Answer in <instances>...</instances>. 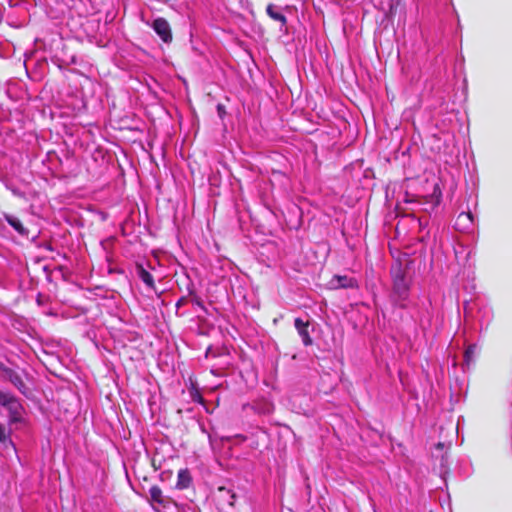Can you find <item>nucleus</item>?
Masks as SVG:
<instances>
[{"mask_svg":"<svg viewBox=\"0 0 512 512\" xmlns=\"http://www.w3.org/2000/svg\"><path fill=\"white\" fill-rule=\"evenodd\" d=\"M390 272L393 280L394 294L399 299L406 300L411 282L407 266L404 267L400 262H397L391 267Z\"/></svg>","mask_w":512,"mask_h":512,"instance_id":"obj_1","label":"nucleus"},{"mask_svg":"<svg viewBox=\"0 0 512 512\" xmlns=\"http://www.w3.org/2000/svg\"><path fill=\"white\" fill-rule=\"evenodd\" d=\"M0 405L8 410L10 422L16 423L21 420L23 407L13 394L0 390Z\"/></svg>","mask_w":512,"mask_h":512,"instance_id":"obj_2","label":"nucleus"},{"mask_svg":"<svg viewBox=\"0 0 512 512\" xmlns=\"http://www.w3.org/2000/svg\"><path fill=\"white\" fill-rule=\"evenodd\" d=\"M235 499V492L223 486L218 487L213 496V500L220 511H228L233 508Z\"/></svg>","mask_w":512,"mask_h":512,"instance_id":"obj_3","label":"nucleus"},{"mask_svg":"<svg viewBox=\"0 0 512 512\" xmlns=\"http://www.w3.org/2000/svg\"><path fill=\"white\" fill-rule=\"evenodd\" d=\"M152 28L155 33L161 38V40L165 43H170L173 40L172 30L169 22L163 18L158 17L152 23Z\"/></svg>","mask_w":512,"mask_h":512,"instance_id":"obj_4","label":"nucleus"},{"mask_svg":"<svg viewBox=\"0 0 512 512\" xmlns=\"http://www.w3.org/2000/svg\"><path fill=\"white\" fill-rule=\"evenodd\" d=\"M149 495H150L149 501L151 503H156L163 508H166L171 503H173V500L170 497L165 496L163 494L162 489L157 485H153L150 487Z\"/></svg>","mask_w":512,"mask_h":512,"instance_id":"obj_5","label":"nucleus"},{"mask_svg":"<svg viewBox=\"0 0 512 512\" xmlns=\"http://www.w3.org/2000/svg\"><path fill=\"white\" fill-rule=\"evenodd\" d=\"M5 376L9 380L11 384H13L18 391L24 396H28L30 394V389L24 382L22 376L14 370H5Z\"/></svg>","mask_w":512,"mask_h":512,"instance_id":"obj_6","label":"nucleus"},{"mask_svg":"<svg viewBox=\"0 0 512 512\" xmlns=\"http://www.w3.org/2000/svg\"><path fill=\"white\" fill-rule=\"evenodd\" d=\"M294 326L299 336L302 338L303 344L305 346H311L313 344V340L309 333V321H303L301 318H296L294 320Z\"/></svg>","mask_w":512,"mask_h":512,"instance_id":"obj_7","label":"nucleus"},{"mask_svg":"<svg viewBox=\"0 0 512 512\" xmlns=\"http://www.w3.org/2000/svg\"><path fill=\"white\" fill-rule=\"evenodd\" d=\"M135 273L149 289L155 290L154 278L152 274L144 267L143 264H135Z\"/></svg>","mask_w":512,"mask_h":512,"instance_id":"obj_8","label":"nucleus"},{"mask_svg":"<svg viewBox=\"0 0 512 512\" xmlns=\"http://www.w3.org/2000/svg\"><path fill=\"white\" fill-rule=\"evenodd\" d=\"M192 476L188 469H180L177 475L175 488L178 490L188 489L192 485Z\"/></svg>","mask_w":512,"mask_h":512,"instance_id":"obj_9","label":"nucleus"},{"mask_svg":"<svg viewBox=\"0 0 512 512\" xmlns=\"http://www.w3.org/2000/svg\"><path fill=\"white\" fill-rule=\"evenodd\" d=\"M331 285L334 288H353L356 286V281L345 275H335L331 280Z\"/></svg>","mask_w":512,"mask_h":512,"instance_id":"obj_10","label":"nucleus"},{"mask_svg":"<svg viewBox=\"0 0 512 512\" xmlns=\"http://www.w3.org/2000/svg\"><path fill=\"white\" fill-rule=\"evenodd\" d=\"M5 220L8 222V224L13 227L20 235L22 236H28V229L24 227L22 222L15 216L10 214L4 215Z\"/></svg>","mask_w":512,"mask_h":512,"instance_id":"obj_11","label":"nucleus"},{"mask_svg":"<svg viewBox=\"0 0 512 512\" xmlns=\"http://www.w3.org/2000/svg\"><path fill=\"white\" fill-rule=\"evenodd\" d=\"M266 12L268 16L281 24V26H285L287 24V18L284 14L276 9L274 4H268L266 8Z\"/></svg>","mask_w":512,"mask_h":512,"instance_id":"obj_12","label":"nucleus"},{"mask_svg":"<svg viewBox=\"0 0 512 512\" xmlns=\"http://www.w3.org/2000/svg\"><path fill=\"white\" fill-rule=\"evenodd\" d=\"M177 284L182 292H185L187 296H193L195 294L194 283L188 276H184L181 280L177 281Z\"/></svg>","mask_w":512,"mask_h":512,"instance_id":"obj_13","label":"nucleus"},{"mask_svg":"<svg viewBox=\"0 0 512 512\" xmlns=\"http://www.w3.org/2000/svg\"><path fill=\"white\" fill-rule=\"evenodd\" d=\"M454 227L458 231L467 232L472 228V225L470 224V220H467L464 214L460 213L455 220Z\"/></svg>","mask_w":512,"mask_h":512,"instance_id":"obj_14","label":"nucleus"},{"mask_svg":"<svg viewBox=\"0 0 512 512\" xmlns=\"http://www.w3.org/2000/svg\"><path fill=\"white\" fill-rule=\"evenodd\" d=\"M189 394H190L191 399L194 402L204 403V398L202 397L199 389L197 388V386L194 383H191V386L189 388Z\"/></svg>","mask_w":512,"mask_h":512,"instance_id":"obj_15","label":"nucleus"},{"mask_svg":"<svg viewBox=\"0 0 512 512\" xmlns=\"http://www.w3.org/2000/svg\"><path fill=\"white\" fill-rule=\"evenodd\" d=\"M8 440V434L6 431V427L3 424H0V442L4 443Z\"/></svg>","mask_w":512,"mask_h":512,"instance_id":"obj_16","label":"nucleus"},{"mask_svg":"<svg viewBox=\"0 0 512 512\" xmlns=\"http://www.w3.org/2000/svg\"><path fill=\"white\" fill-rule=\"evenodd\" d=\"M188 297L189 296L184 295L181 298H179L178 301L176 302V308H180V307L186 305L188 302Z\"/></svg>","mask_w":512,"mask_h":512,"instance_id":"obj_17","label":"nucleus"},{"mask_svg":"<svg viewBox=\"0 0 512 512\" xmlns=\"http://www.w3.org/2000/svg\"><path fill=\"white\" fill-rule=\"evenodd\" d=\"M192 301L193 303H195L198 307H200L201 309L203 310H206L205 309V306H204V303L203 301L201 300V298H199L198 296H196L195 294L192 296Z\"/></svg>","mask_w":512,"mask_h":512,"instance_id":"obj_18","label":"nucleus"},{"mask_svg":"<svg viewBox=\"0 0 512 512\" xmlns=\"http://www.w3.org/2000/svg\"><path fill=\"white\" fill-rule=\"evenodd\" d=\"M217 113L221 119L224 118V116L226 115V110H225V106L223 104L217 105Z\"/></svg>","mask_w":512,"mask_h":512,"instance_id":"obj_19","label":"nucleus"},{"mask_svg":"<svg viewBox=\"0 0 512 512\" xmlns=\"http://www.w3.org/2000/svg\"><path fill=\"white\" fill-rule=\"evenodd\" d=\"M461 214H464V217L467 220H470V224L473 226L474 216H473L472 212L471 211H467V212H462Z\"/></svg>","mask_w":512,"mask_h":512,"instance_id":"obj_20","label":"nucleus"},{"mask_svg":"<svg viewBox=\"0 0 512 512\" xmlns=\"http://www.w3.org/2000/svg\"><path fill=\"white\" fill-rule=\"evenodd\" d=\"M0 369L5 373V370H11L10 368L6 367L4 364L0 363Z\"/></svg>","mask_w":512,"mask_h":512,"instance_id":"obj_21","label":"nucleus"},{"mask_svg":"<svg viewBox=\"0 0 512 512\" xmlns=\"http://www.w3.org/2000/svg\"><path fill=\"white\" fill-rule=\"evenodd\" d=\"M152 466H154V470H157V464L152 463Z\"/></svg>","mask_w":512,"mask_h":512,"instance_id":"obj_22","label":"nucleus"},{"mask_svg":"<svg viewBox=\"0 0 512 512\" xmlns=\"http://www.w3.org/2000/svg\"><path fill=\"white\" fill-rule=\"evenodd\" d=\"M152 466H154V470H157V464L152 463Z\"/></svg>","mask_w":512,"mask_h":512,"instance_id":"obj_23","label":"nucleus"},{"mask_svg":"<svg viewBox=\"0 0 512 512\" xmlns=\"http://www.w3.org/2000/svg\"><path fill=\"white\" fill-rule=\"evenodd\" d=\"M152 466H154V470H157V464L152 463Z\"/></svg>","mask_w":512,"mask_h":512,"instance_id":"obj_24","label":"nucleus"}]
</instances>
